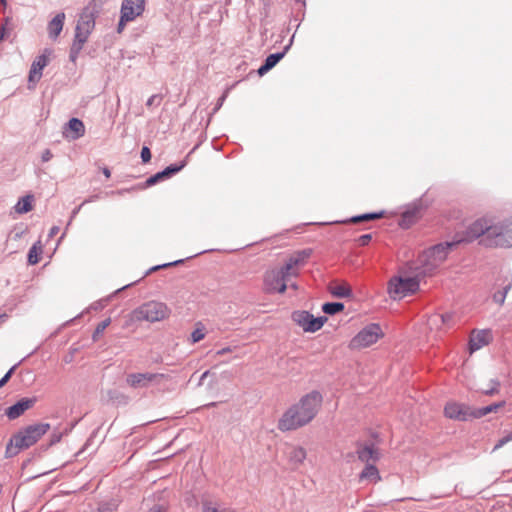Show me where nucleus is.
Here are the masks:
<instances>
[{"instance_id": "obj_1", "label": "nucleus", "mask_w": 512, "mask_h": 512, "mask_svg": "<svg viewBox=\"0 0 512 512\" xmlns=\"http://www.w3.org/2000/svg\"><path fill=\"white\" fill-rule=\"evenodd\" d=\"M322 395L314 390L291 405L278 420L277 428L282 432L294 431L309 424L322 405Z\"/></svg>"}, {"instance_id": "obj_2", "label": "nucleus", "mask_w": 512, "mask_h": 512, "mask_svg": "<svg viewBox=\"0 0 512 512\" xmlns=\"http://www.w3.org/2000/svg\"><path fill=\"white\" fill-rule=\"evenodd\" d=\"M456 247L453 240L435 244L424 250L417 258L418 274L430 276L447 259L450 251Z\"/></svg>"}, {"instance_id": "obj_3", "label": "nucleus", "mask_w": 512, "mask_h": 512, "mask_svg": "<svg viewBox=\"0 0 512 512\" xmlns=\"http://www.w3.org/2000/svg\"><path fill=\"white\" fill-rule=\"evenodd\" d=\"M50 429L49 423H36L28 425L12 436L6 446V457H13L22 449L34 445Z\"/></svg>"}, {"instance_id": "obj_4", "label": "nucleus", "mask_w": 512, "mask_h": 512, "mask_svg": "<svg viewBox=\"0 0 512 512\" xmlns=\"http://www.w3.org/2000/svg\"><path fill=\"white\" fill-rule=\"evenodd\" d=\"M479 244L485 248L512 247V216L499 221L491 219L489 235Z\"/></svg>"}, {"instance_id": "obj_5", "label": "nucleus", "mask_w": 512, "mask_h": 512, "mask_svg": "<svg viewBox=\"0 0 512 512\" xmlns=\"http://www.w3.org/2000/svg\"><path fill=\"white\" fill-rule=\"evenodd\" d=\"M491 219L481 217L470 223L462 230H458L453 235V242L457 246L462 243H472L475 240L485 239L489 235Z\"/></svg>"}, {"instance_id": "obj_6", "label": "nucleus", "mask_w": 512, "mask_h": 512, "mask_svg": "<svg viewBox=\"0 0 512 512\" xmlns=\"http://www.w3.org/2000/svg\"><path fill=\"white\" fill-rule=\"evenodd\" d=\"M420 283L417 277L395 276L388 283V293L393 299H401L414 294L419 289Z\"/></svg>"}, {"instance_id": "obj_7", "label": "nucleus", "mask_w": 512, "mask_h": 512, "mask_svg": "<svg viewBox=\"0 0 512 512\" xmlns=\"http://www.w3.org/2000/svg\"><path fill=\"white\" fill-rule=\"evenodd\" d=\"M382 336V329L377 323H370L360 330L351 340L350 346L353 349L368 347L377 342Z\"/></svg>"}, {"instance_id": "obj_8", "label": "nucleus", "mask_w": 512, "mask_h": 512, "mask_svg": "<svg viewBox=\"0 0 512 512\" xmlns=\"http://www.w3.org/2000/svg\"><path fill=\"white\" fill-rule=\"evenodd\" d=\"M170 310L166 304L157 301H150L139 308V315L149 322L161 321L169 316Z\"/></svg>"}, {"instance_id": "obj_9", "label": "nucleus", "mask_w": 512, "mask_h": 512, "mask_svg": "<svg viewBox=\"0 0 512 512\" xmlns=\"http://www.w3.org/2000/svg\"><path fill=\"white\" fill-rule=\"evenodd\" d=\"M292 318L304 331L312 333L320 330L327 321V317H314L308 311H296L293 313Z\"/></svg>"}, {"instance_id": "obj_10", "label": "nucleus", "mask_w": 512, "mask_h": 512, "mask_svg": "<svg viewBox=\"0 0 512 512\" xmlns=\"http://www.w3.org/2000/svg\"><path fill=\"white\" fill-rule=\"evenodd\" d=\"M444 414L447 418L468 421L474 418V408L455 401L448 402L444 407Z\"/></svg>"}, {"instance_id": "obj_11", "label": "nucleus", "mask_w": 512, "mask_h": 512, "mask_svg": "<svg viewBox=\"0 0 512 512\" xmlns=\"http://www.w3.org/2000/svg\"><path fill=\"white\" fill-rule=\"evenodd\" d=\"M166 378L168 376L163 373H131L127 376L126 382L133 388H146L150 383L159 384Z\"/></svg>"}, {"instance_id": "obj_12", "label": "nucleus", "mask_w": 512, "mask_h": 512, "mask_svg": "<svg viewBox=\"0 0 512 512\" xmlns=\"http://www.w3.org/2000/svg\"><path fill=\"white\" fill-rule=\"evenodd\" d=\"M187 162L186 160H182L178 163H173L164 168L162 171L155 173L154 175L147 178L145 182L146 187L153 186L163 180L169 179L178 172H180L185 166Z\"/></svg>"}, {"instance_id": "obj_13", "label": "nucleus", "mask_w": 512, "mask_h": 512, "mask_svg": "<svg viewBox=\"0 0 512 512\" xmlns=\"http://www.w3.org/2000/svg\"><path fill=\"white\" fill-rule=\"evenodd\" d=\"M145 10V0H123L120 14L124 20H135Z\"/></svg>"}, {"instance_id": "obj_14", "label": "nucleus", "mask_w": 512, "mask_h": 512, "mask_svg": "<svg viewBox=\"0 0 512 512\" xmlns=\"http://www.w3.org/2000/svg\"><path fill=\"white\" fill-rule=\"evenodd\" d=\"M294 41V35L289 40V43L283 48L282 51L272 53L266 57L263 64L258 68L257 72L260 76L265 75L267 72H269L272 68H274L280 60L283 59V57L286 55V53L291 48Z\"/></svg>"}, {"instance_id": "obj_15", "label": "nucleus", "mask_w": 512, "mask_h": 512, "mask_svg": "<svg viewBox=\"0 0 512 512\" xmlns=\"http://www.w3.org/2000/svg\"><path fill=\"white\" fill-rule=\"evenodd\" d=\"M36 402H37L36 397L21 398L16 403L9 406L6 409L5 414L10 420H15V419L19 418L21 415H23L28 409L32 408Z\"/></svg>"}, {"instance_id": "obj_16", "label": "nucleus", "mask_w": 512, "mask_h": 512, "mask_svg": "<svg viewBox=\"0 0 512 512\" xmlns=\"http://www.w3.org/2000/svg\"><path fill=\"white\" fill-rule=\"evenodd\" d=\"M90 34H91V32H89L87 30L84 31L81 29L80 31H75L74 41L71 45L70 53H69V59L71 62H73V63L76 62L84 44L88 40V37Z\"/></svg>"}, {"instance_id": "obj_17", "label": "nucleus", "mask_w": 512, "mask_h": 512, "mask_svg": "<svg viewBox=\"0 0 512 512\" xmlns=\"http://www.w3.org/2000/svg\"><path fill=\"white\" fill-rule=\"evenodd\" d=\"M491 339V332L489 330H480L472 333L469 340V349L473 353L483 346L489 344Z\"/></svg>"}, {"instance_id": "obj_18", "label": "nucleus", "mask_w": 512, "mask_h": 512, "mask_svg": "<svg viewBox=\"0 0 512 512\" xmlns=\"http://www.w3.org/2000/svg\"><path fill=\"white\" fill-rule=\"evenodd\" d=\"M65 135L67 138L77 140L85 134V126L82 120L71 118L65 125Z\"/></svg>"}, {"instance_id": "obj_19", "label": "nucleus", "mask_w": 512, "mask_h": 512, "mask_svg": "<svg viewBox=\"0 0 512 512\" xmlns=\"http://www.w3.org/2000/svg\"><path fill=\"white\" fill-rule=\"evenodd\" d=\"M306 450L301 446H290L286 451V457L292 469H297L306 459Z\"/></svg>"}, {"instance_id": "obj_20", "label": "nucleus", "mask_w": 512, "mask_h": 512, "mask_svg": "<svg viewBox=\"0 0 512 512\" xmlns=\"http://www.w3.org/2000/svg\"><path fill=\"white\" fill-rule=\"evenodd\" d=\"M358 459L366 464H370V461L376 462L380 453L378 449L374 447V444L359 445L356 451Z\"/></svg>"}, {"instance_id": "obj_21", "label": "nucleus", "mask_w": 512, "mask_h": 512, "mask_svg": "<svg viewBox=\"0 0 512 512\" xmlns=\"http://www.w3.org/2000/svg\"><path fill=\"white\" fill-rule=\"evenodd\" d=\"M48 64V57L41 54L33 61L29 71V82H38L42 76V70Z\"/></svg>"}, {"instance_id": "obj_22", "label": "nucleus", "mask_w": 512, "mask_h": 512, "mask_svg": "<svg viewBox=\"0 0 512 512\" xmlns=\"http://www.w3.org/2000/svg\"><path fill=\"white\" fill-rule=\"evenodd\" d=\"M65 21V13L60 12L56 14L52 20L48 23V35L50 39L56 40L60 35Z\"/></svg>"}, {"instance_id": "obj_23", "label": "nucleus", "mask_w": 512, "mask_h": 512, "mask_svg": "<svg viewBox=\"0 0 512 512\" xmlns=\"http://www.w3.org/2000/svg\"><path fill=\"white\" fill-rule=\"evenodd\" d=\"M420 212L419 206H412L406 209L400 216L399 226L403 229L410 228L417 220Z\"/></svg>"}, {"instance_id": "obj_24", "label": "nucleus", "mask_w": 512, "mask_h": 512, "mask_svg": "<svg viewBox=\"0 0 512 512\" xmlns=\"http://www.w3.org/2000/svg\"><path fill=\"white\" fill-rule=\"evenodd\" d=\"M455 314L452 312H446L443 314H435L429 318L430 325H438L440 322L442 326L450 328L454 325Z\"/></svg>"}, {"instance_id": "obj_25", "label": "nucleus", "mask_w": 512, "mask_h": 512, "mask_svg": "<svg viewBox=\"0 0 512 512\" xmlns=\"http://www.w3.org/2000/svg\"><path fill=\"white\" fill-rule=\"evenodd\" d=\"M383 215H384L383 211L364 213V214L352 216L351 218L340 221L339 223H354V224H356V223L376 220V219L383 217Z\"/></svg>"}, {"instance_id": "obj_26", "label": "nucleus", "mask_w": 512, "mask_h": 512, "mask_svg": "<svg viewBox=\"0 0 512 512\" xmlns=\"http://www.w3.org/2000/svg\"><path fill=\"white\" fill-rule=\"evenodd\" d=\"M359 477L360 480H368L372 483H376L381 479L379 471L374 464H366Z\"/></svg>"}, {"instance_id": "obj_27", "label": "nucleus", "mask_w": 512, "mask_h": 512, "mask_svg": "<svg viewBox=\"0 0 512 512\" xmlns=\"http://www.w3.org/2000/svg\"><path fill=\"white\" fill-rule=\"evenodd\" d=\"M328 290L333 297L348 298L352 296V289L346 282L335 286H329Z\"/></svg>"}, {"instance_id": "obj_28", "label": "nucleus", "mask_w": 512, "mask_h": 512, "mask_svg": "<svg viewBox=\"0 0 512 512\" xmlns=\"http://www.w3.org/2000/svg\"><path fill=\"white\" fill-rule=\"evenodd\" d=\"M506 404L505 401H500L496 403H492L488 406L481 408H474V418L479 419L486 416L489 413L496 412L499 408L503 407Z\"/></svg>"}, {"instance_id": "obj_29", "label": "nucleus", "mask_w": 512, "mask_h": 512, "mask_svg": "<svg viewBox=\"0 0 512 512\" xmlns=\"http://www.w3.org/2000/svg\"><path fill=\"white\" fill-rule=\"evenodd\" d=\"M285 273L281 271V275H278L276 278H274L271 283H269V280L266 279V283L269 285L268 290L269 291H276L278 293L285 292L287 285L285 283Z\"/></svg>"}, {"instance_id": "obj_30", "label": "nucleus", "mask_w": 512, "mask_h": 512, "mask_svg": "<svg viewBox=\"0 0 512 512\" xmlns=\"http://www.w3.org/2000/svg\"><path fill=\"white\" fill-rule=\"evenodd\" d=\"M32 201L33 196L32 195H26L24 197H21L17 204L15 205V210L20 213L24 214L32 210Z\"/></svg>"}, {"instance_id": "obj_31", "label": "nucleus", "mask_w": 512, "mask_h": 512, "mask_svg": "<svg viewBox=\"0 0 512 512\" xmlns=\"http://www.w3.org/2000/svg\"><path fill=\"white\" fill-rule=\"evenodd\" d=\"M95 26V21L91 16L84 15L81 16L80 19L77 22L75 31H80L81 29L84 31L92 32L93 28Z\"/></svg>"}, {"instance_id": "obj_32", "label": "nucleus", "mask_w": 512, "mask_h": 512, "mask_svg": "<svg viewBox=\"0 0 512 512\" xmlns=\"http://www.w3.org/2000/svg\"><path fill=\"white\" fill-rule=\"evenodd\" d=\"M42 253V246L40 245V241L33 244V246L28 251V263L30 265H35L40 260V254Z\"/></svg>"}, {"instance_id": "obj_33", "label": "nucleus", "mask_w": 512, "mask_h": 512, "mask_svg": "<svg viewBox=\"0 0 512 512\" xmlns=\"http://www.w3.org/2000/svg\"><path fill=\"white\" fill-rule=\"evenodd\" d=\"M512 287V282L507 281L503 287L493 294V301L499 305H503L506 299V295Z\"/></svg>"}, {"instance_id": "obj_34", "label": "nucleus", "mask_w": 512, "mask_h": 512, "mask_svg": "<svg viewBox=\"0 0 512 512\" xmlns=\"http://www.w3.org/2000/svg\"><path fill=\"white\" fill-rule=\"evenodd\" d=\"M345 308L342 302H326L322 305V311L327 315H335Z\"/></svg>"}, {"instance_id": "obj_35", "label": "nucleus", "mask_w": 512, "mask_h": 512, "mask_svg": "<svg viewBox=\"0 0 512 512\" xmlns=\"http://www.w3.org/2000/svg\"><path fill=\"white\" fill-rule=\"evenodd\" d=\"M202 512H234L226 507H221L211 501L203 503Z\"/></svg>"}, {"instance_id": "obj_36", "label": "nucleus", "mask_w": 512, "mask_h": 512, "mask_svg": "<svg viewBox=\"0 0 512 512\" xmlns=\"http://www.w3.org/2000/svg\"><path fill=\"white\" fill-rule=\"evenodd\" d=\"M196 329L191 333V336H190V341L192 344H195L199 341H201L202 339H204L205 337V331H204V326L201 322H198L196 324Z\"/></svg>"}, {"instance_id": "obj_37", "label": "nucleus", "mask_w": 512, "mask_h": 512, "mask_svg": "<svg viewBox=\"0 0 512 512\" xmlns=\"http://www.w3.org/2000/svg\"><path fill=\"white\" fill-rule=\"evenodd\" d=\"M74 428V425H71L70 428L65 429L64 431H53V433L50 435L49 444L47 447L53 446L57 443H59L63 437V435L68 434L72 429Z\"/></svg>"}, {"instance_id": "obj_38", "label": "nucleus", "mask_w": 512, "mask_h": 512, "mask_svg": "<svg viewBox=\"0 0 512 512\" xmlns=\"http://www.w3.org/2000/svg\"><path fill=\"white\" fill-rule=\"evenodd\" d=\"M110 323H111L110 318L104 319L103 321L98 323V325L92 335V338L94 341H96L98 339L99 335H101L105 331V329L110 325Z\"/></svg>"}, {"instance_id": "obj_39", "label": "nucleus", "mask_w": 512, "mask_h": 512, "mask_svg": "<svg viewBox=\"0 0 512 512\" xmlns=\"http://www.w3.org/2000/svg\"><path fill=\"white\" fill-rule=\"evenodd\" d=\"M491 387L482 391L484 395L493 396L499 392L500 382L497 379H491Z\"/></svg>"}, {"instance_id": "obj_40", "label": "nucleus", "mask_w": 512, "mask_h": 512, "mask_svg": "<svg viewBox=\"0 0 512 512\" xmlns=\"http://www.w3.org/2000/svg\"><path fill=\"white\" fill-rule=\"evenodd\" d=\"M184 262V259H179V260H176V261H173V262H170V263H165V264H161V265H156V266H153L151 267L145 275H148L150 274L151 272H154V271H157L159 269H163V268H168V267H171V266H177L179 264H182Z\"/></svg>"}, {"instance_id": "obj_41", "label": "nucleus", "mask_w": 512, "mask_h": 512, "mask_svg": "<svg viewBox=\"0 0 512 512\" xmlns=\"http://www.w3.org/2000/svg\"><path fill=\"white\" fill-rule=\"evenodd\" d=\"M299 264H300V259H297V257L292 256L288 259L285 266L282 268V272H284L285 274H288L292 268H294L295 266H297Z\"/></svg>"}, {"instance_id": "obj_42", "label": "nucleus", "mask_w": 512, "mask_h": 512, "mask_svg": "<svg viewBox=\"0 0 512 512\" xmlns=\"http://www.w3.org/2000/svg\"><path fill=\"white\" fill-rule=\"evenodd\" d=\"M20 363L18 364H15L14 366H12L7 372L6 374L0 379V388L3 387L11 378L12 374L14 373L16 367L19 365Z\"/></svg>"}, {"instance_id": "obj_43", "label": "nucleus", "mask_w": 512, "mask_h": 512, "mask_svg": "<svg viewBox=\"0 0 512 512\" xmlns=\"http://www.w3.org/2000/svg\"><path fill=\"white\" fill-rule=\"evenodd\" d=\"M140 157L143 163H148L152 157L150 148L147 146H143L141 149Z\"/></svg>"}, {"instance_id": "obj_44", "label": "nucleus", "mask_w": 512, "mask_h": 512, "mask_svg": "<svg viewBox=\"0 0 512 512\" xmlns=\"http://www.w3.org/2000/svg\"><path fill=\"white\" fill-rule=\"evenodd\" d=\"M161 100H162V97L160 95L154 94L148 98V100L146 101V106L147 107L158 106V105H160Z\"/></svg>"}, {"instance_id": "obj_45", "label": "nucleus", "mask_w": 512, "mask_h": 512, "mask_svg": "<svg viewBox=\"0 0 512 512\" xmlns=\"http://www.w3.org/2000/svg\"><path fill=\"white\" fill-rule=\"evenodd\" d=\"M512 440V432H509L507 435H505L504 437L500 438L497 442V444L495 445L494 449H499L501 448L502 446H504L505 444H507L508 442H510Z\"/></svg>"}, {"instance_id": "obj_46", "label": "nucleus", "mask_w": 512, "mask_h": 512, "mask_svg": "<svg viewBox=\"0 0 512 512\" xmlns=\"http://www.w3.org/2000/svg\"><path fill=\"white\" fill-rule=\"evenodd\" d=\"M228 90H226L217 100L215 107L213 108L212 114H215L224 104L227 98Z\"/></svg>"}, {"instance_id": "obj_47", "label": "nucleus", "mask_w": 512, "mask_h": 512, "mask_svg": "<svg viewBox=\"0 0 512 512\" xmlns=\"http://www.w3.org/2000/svg\"><path fill=\"white\" fill-rule=\"evenodd\" d=\"M310 255H311V250L310 249H304V250L298 251L297 254L295 255V257H297V259H300V264H301L307 258H309Z\"/></svg>"}, {"instance_id": "obj_48", "label": "nucleus", "mask_w": 512, "mask_h": 512, "mask_svg": "<svg viewBox=\"0 0 512 512\" xmlns=\"http://www.w3.org/2000/svg\"><path fill=\"white\" fill-rule=\"evenodd\" d=\"M372 235L371 234H363L360 237H358L357 242L360 246H366L371 241Z\"/></svg>"}, {"instance_id": "obj_49", "label": "nucleus", "mask_w": 512, "mask_h": 512, "mask_svg": "<svg viewBox=\"0 0 512 512\" xmlns=\"http://www.w3.org/2000/svg\"><path fill=\"white\" fill-rule=\"evenodd\" d=\"M128 22H131V20H124V16L120 14V20L117 25V32L121 33Z\"/></svg>"}, {"instance_id": "obj_50", "label": "nucleus", "mask_w": 512, "mask_h": 512, "mask_svg": "<svg viewBox=\"0 0 512 512\" xmlns=\"http://www.w3.org/2000/svg\"><path fill=\"white\" fill-rule=\"evenodd\" d=\"M53 157V154L52 152L49 150V149H46L43 151L42 155H41V159L43 162H48L52 159Z\"/></svg>"}, {"instance_id": "obj_51", "label": "nucleus", "mask_w": 512, "mask_h": 512, "mask_svg": "<svg viewBox=\"0 0 512 512\" xmlns=\"http://www.w3.org/2000/svg\"><path fill=\"white\" fill-rule=\"evenodd\" d=\"M103 307H104V302L100 300V301H97V302L91 304L90 309L100 310Z\"/></svg>"}, {"instance_id": "obj_52", "label": "nucleus", "mask_w": 512, "mask_h": 512, "mask_svg": "<svg viewBox=\"0 0 512 512\" xmlns=\"http://www.w3.org/2000/svg\"><path fill=\"white\" fill-rule=\"evenodd\" d=\"M59 232V227L58 226H52L49 230V233H48V238H53L54 236L57 235V233Z\"/></svg>"}, {"instance_id": "obj_53", "label": "nucleus", "mask_w": 512, "mask_h": 512, "mask_svg": "<svg viewBox=\"0 0 512 512\" xmlns=\"http://www.w3.org/2000/svg\"><path fill=\"white\" fill-rule=\"evenodd\" d=\"M2 24H6V27H12V19H11V17H5L3 19Z\"/></svg>"}, {"instance_id": "obj_54", "label": "nucleus", "mask_w": 512, "mask_h": 512, "mask_svg": "<svg viewBox=\"0 0 512 512\" xmlns=\"http://www.w3.org/2000/svg\"><path fill=\"white\" fill-rule=\"evenodd\" d=\"M130 189H119L117 191H112L111 194L124 195V193L129 192Z\"/></svg>"}, {"instance_id": "obj_55", "label": "nucleus", "mask_w": 512, "mask_h": 512, "mask_svg": "<svg viewBox=\"0 0 512 512\" xmlns=\"http://www.w3.org/2000/svg\"><path fill=\"white\" fill-rule=\"evenodd\" d=\"M209 375V371H205L204 373H202V375L200 376V379H199V385H202L203 384V381L205 380V378Z\"/></svg>"}, {"instance_id": "obj_56", "label": "nucleus", "mask_w": 512, "mask_h": 512, "mask_svg": "<svg viewBox=\"0 0 512 512\" xmlns=\"http://www.w3.org/2000/svg\"><path fill=\"white\" fill-rule=\"evenodd\" d=\"M102 172H103V174L105 175L106 178H109L111 176V171H110V169L108 167H104L102 169Z\"/></svg>"}, {"instance_id": "obj_57", "label": "nucleus", "mask_w": 512, "mask_h": 512, "mask_svg": "<svg viewBox=\"0 0 512 512\" xmlns=\"http://www.w3.org/2000/svg\"><path fill=\"white\" fill-rule=\"evenodd\" d=\"M229 351H230V348H229V347H227V348H223V349H221V350L217 351V354H218V355H223V354H225V353H227V352H229Z\"/></svg>"}, {"instance_id": "obj_58", "label": "nucleus", "mask_w": 512, "mask_h": 512, "mask_svg": "<svg viewBox=\"0 0 512 512\" xmlns=\"http://www.w3.org/2000/svg\"><path fill=\"white\" fill-rule=\"evenodd\" d=\"M210 251H211V250H203V251H200V252H198V253H196V254H194V255H192V256L187 257V259H190V258L196 257V256H198V255H201V254H203V253L210 252Z\"/></svg>"}, {"instance_id": "obj_59", "label": "nucleus", "mask_w": 512, "mask_h": 512, "mask_svg": "<svg viewBox=\"0 0 512 512\" xmlns=\"http://www.w3.org/2000/svg\"><path fill=\"white\" fill-rule=\"evenodd\" d=\"M148 512H162L160 506H154Z\"/></svg>"}, {"instance_id": "obj_60", "label": "nucleus", "mask_w": 512, "mask_h": 512, "mask_svg": "<svg viewBox=\"0 0 512 512\" xmlns=\"http://www.w3.org/2000/svg\"><path fill=\"white\" fill-rule=\"evenodd\" d=\"M98 196L97 195H94V196H91L89 199L85 200L82 205H84L85 203H88V202H92L94 201L95 199H97Z\"/></svg>"}, {"instance_id": "obj_61", "label": "nucleus", "mask_w": 512, "mask_h": 512, "mask_svg": "<svg viewBox=\"0 0 512 512\" xmlns=\"http://www.w3.org/2000/svg\"><path fill=\"white\" fill-rule=\"evenodd\" d=\"M83 205L81 204L80 206H78L77 208H75L73 211H72V218L80 211L81 207Z\"/></svg>"}, {"instance_id": "obj_62", "label": "nucleus", "mask_w": 512, "mask_h": 512, "mask_svg": "<svg viewBox=\"0 0 512 512\" xmlns=\"http://www.w3.org/2000/svg\"><path fill=\"white\" fill-rule=\"evenodd\" d=\"M8 318V315L3 313V314H0V323L1 322H4L6 319Z\"/></svg>"}, {"instance_id": "obj_63", "label": "nucleus", "mask_w": 512, "mask_h": 512, "mask_svg": "<svg viewBox=\"0 0 512 512\" xmlns=\"http://www.w3.org/2000/svg\"><path fill=\"white\" fill-rule=\"evenodd\" d=\"M0 3L5 7L7 5V1L6 0H0Z\"/></svg>"}, {"instance_id": "obj_64", "label": "nucleus", "mask_w": 512, "mask_h": 512, "mask_svg": "<svg viewBox=\"0 0 512 512\" xmlns=\"http://www.w3.org/2000/svg\"><path fill=\"white\" fill-rule=\"evenodd\" d=\"M296 2H301L302 3V6H305V1H302V0H296Z\"/></svg>"}]
</instances>
